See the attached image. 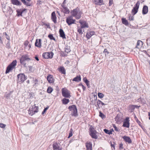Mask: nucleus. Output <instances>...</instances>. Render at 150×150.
<instances>
[{
	"label": "nucleus",
	"instance_id": "20",
	"mask_svg": "<svg viewBox=\"0 0 150 150\" xmlns=\"http://www.w3.org/2000/svg\"><path fill=\"white\" fill-rule=\"evenodd\" d=\"M57 70L62 74H66V70L63 67H60L58 68Z\"/></svg>",
	"mask_w": 150,
	"mask_h": 150
},
{
	"label": "nucleus",
	"instance_id": "1",
	"mask_svg": "<svg viewBox=\"0 0 150 150\" xmlns=\"http://www.w3.org/2000/svg\"><path fill=\"white\" fill-rule=\"evenodd\" d=\"M72 16L75 17L77 19L80 18L81 17L82 13L78 8L74 9L71 11Z\"/></svg>",
	"mask_w": 150,
	"mask_h": 150
},
{
	"label": "nucleus",
	"instance_id": "17",
	"mask_svg": "<svg viewBox=\"0 0 150 150\" xmlns=\"http://www.w3.org/2000/svg\"><path fill=\"white\" fill-rule=\"evenodd\" d=\"M122 138L126 142H127L129 144H131L132 143V140L129 137L124 136L122 137Z\"/></svg>",
	"mask_w": 150,
	"mask_h": 150
},
{
	"label": "nucleus",
	"instance_id": "15",
	"mask_svg": "<svg viewBox=\"0 0 150 150\" xmlns=\"http://www.w3.org/2000/svg\"><path fill=\"white\" fill-rule=\"evenodd\" d=\"M47 79L48 82L50 83H53L54 81V79L52 75H48L47 77Z\"/></svg>",
	"mask_w": 150,
	"mask_h": 150
},
{
	"label": "nucleus",
	"instance_id": "21",
	"mask_svg": "<svg viewBox=\"0 0 150 150\" xmlns=\"http://www.w3.org/2000/svg\"><path fill=\"white\" fill-rule=\"evenodd\" d=\"M94 33L95 32L93 31L87 32L86 35L87 38L88 39H90L93 35H94Z\"/></svg>",
	"mask_w": 150,
	"mask_h": 150
},
{
	"label": "nucleus",
	"instance_id": "16",
	"mask_svg": "<svg viewBox=\"0 0 150 150\" xmlns=\"http://www.w3.org/2000/svg\"><path fill=\"white\" fill-rule=\"evenodd\" d=\"M51 19L54 23H57V17L54 11H53L52 13Z\"/></svg>",
	"mask_w": 150,
	"mask_h": 150
},
{
	"label": "nucleus",
	"instance_id": "64",
	"mask_svg": "<svg viewBox=\"0 0 150 150\" xmlns=\"http://www.w3.org/2000/svg\"><path fill=\"white\" fill-rule=\"evenodd\" d=\"M148 115L149 116V120H150V112H148Z\"/></svg>",
	"mask_w": 150,
	"mask_h": 150
},
{
	"label": "nucleus",
	"instance_id": "26",
	"mask_svg": "<svg viewBox=\"0 0 150 150\" xmlns=\"http://www.w3.org/2000/svg\"><path fill=\"white\" fill-rule=\"evenodd\" d=\"M95 4L98 5H101L103 4V0H93Z\"/></svg>",
	"mask_w": 150,
	"mask_h": 150
},
{
	"label": "nucleus",
	"instance_id": "43",
	"mask_svg": "<svg viewBox=\"0 0 150 150\" xmlns=\"http://www.w3.org/2000/svg\"><path fill=\"white\" fill-rule=\"evenodd\" d=\"M83 80L85 83H86V85L87 86H88L89 85V81H88L86 78H83Z\"/></svg>",
	"mask_w": 150,
	"mask_h": 150
},
{
	"label": "nucleus",
	"instance_id": "18",
	"mask_svg": "<svg viewBox=\"0 0 150 150\" xmlns=\"http://www.w3.org/2000/svg\"><path fill=\"white\" fill-rule=\"evenodd\" d=\"M35 46L40 48L41 46V39H39L38 40L37 39L36 40L35 43Z\"/></svg>",
	"mask_w": 150,
	"mask_h": 150
},
{
	"label": "nucleus",
	"instance_id": "35",
	"mask_svg": "<svg viewBox=\"0 0 150 150\" xmlns=\"http://www.w3.org/2000/svg\"><path fill=\"white\" fill-rule=\"evenodd\" d=\"M21 1L25 5H26L27 6H30L31 4L28 2H26L25 0H21Z\"/></svg>",
	"mask_w": 150,
	"mask_h": 150
},
{
	"label": "nucleus",
	"instance_id": "41",
	"mask_svg": "<svg viewBox=\"0 0 150 150\" xmlns=\"http://www.w3.org/2000/svg\"><path fill=\"white\" fill-rule=\"evenodd\" d=\"M48 38L51 40H53L55 41V39L53 36V35L52 34H49L48 35Z\"/></svg>",
	"mask_w": 150,
	"mask_h": 150
},
{
	"label": "nucleus",
	"instance_id": "8",
	"mask_svg": "<svg viewBox=\"0 0 150 150\" xmlns=\"http://www.w3.org/2000/svg\"><path fill=\"white\" fill-rule=\"evenodd\" d=\"M53 55L54 54L52 52H45L43 54L42 57L45 59H51L52 58Z\"/></svg>",
	"mask_w": 150,
	"mask_h": 150
},
{
	"label": "nucleus",
	"instance_id": "25",
	"mask_svg": "<svg viewBox=\"0 0 150 150\" xmlns=\"http://www.w3.org/2000/svg\"><path fill=\"white\" fill-rule=\"evenodd\" d=\"M62 11L66 14H68L69 12V9L67 7L64 6H63V8H62Z\"/></svg>",
	"mask_w": 150,
	"mask_h": 150
},
{
	"label": "nucleus",
	"instance_id": "7",
	"mask_svg": "<svg viewBox=\"0 0 150 150\" xmlns=\"http://www.w3.org/2000/svg\"><path fill=\"white\" fill-rule=\"evenodd\" d=\"M140 4V1H138L135 4L133 9L132 10V12L133 13V15H135L137 12Z\"/></svg>",
	"mask_w": 150,
	"mask_h": 150
},
{
	"label": "nucleus",
	"instance_id": "42",
	"mask_svg": "<svg viewBox=\"0 0 150 150\" xmlns=\"http://www.w3.org/2000/svg\"><path fill=\"white\" fill-rule=\"evenodd\" d=\"M99 116L101 117L103 119L105 117V115L103 114L101 111L99 112Z\"/></svg>",
	"mask_w": 150,
	"mask_h": 150
},
{
	"label": "nucleus",
	"instance_id": "44",
	"mask_svg": "<svg viewBox=\"0 0 150 150\" xmlns=\"http://www.w3.org/2000/svg\"><path fill=\"white\" fill-rule=\"evenodd\" d=\"M101 101H100V100H98V101L97 102V104H96L95 105V106H96L97 107V108H99V105L101 103Z\"/></svg>",
	"mask_w": 150,
	"mask_h": 150
},
{
	"label": "nucleus",
	"instance_id": "51",
	"mask_svg": "<svg viewBox=\"0 0 150 150\" xmlns=\"http://www.w3.org/2000/svg\"><path fill=\"white\" fill-rule=\"evenodd\" d=\"M48 108H49V107H48L45 108H44V110H43V111L42 112V114L43 115L45 113V112L46 111L47 109H48Z\"/></svg>",
	"mask_w": 150,
	"mask_h": 150
},
{
	"label": "nucleus",
	"instance_id": "34",
	"mask_svg": "<svg viewBox=\"0 0 150 150\" xmlns=\"http://www.w3.org/2000/svg\"><path fill=\"white\" fill-rule=\"evenodd\" d=\"M62 102L63 104L65 105L69 102V99L64 98L62 100Z\"/></svg>",
	"mask_w": 150,
	"mask_h": 150
},
{
	"label": "nucleus",
	"instance_id": "33",
	"mask_svg": "<svg viewBox=\"0 0 150 150\" xmlns=\"http://www.w3.org/2000/svg\"><path fill=\"white\" fill-rule=\"evenodd\" d=\"M129 110L130 112H134L135 109L134 105H129Z\"/></svg>",
	"mask_w": 150,
	"mask_h": 150
},
{
	"label": "nucleus",
	"instance_id": "3",
	"mask_svg": "<svg viewBox=\"0 0 150 150\" xmlns=\"http://www.w3.org/2000/svg\"><path fill=\"white\" fill-rule=\"evenodd\" d=\"M17 61L16 60H13L7 67L5 72L6 74L9 73L12 70L16 65Z\"/></svg>",
	"mask_w": 150,
	"mask_h": 150
},
{
	"label": "nucleus",
	"instance_id": "36",
	"mask_svg": "<svg viewBox=\"0 0 150 150\" xmlns=\"http://www.w3.org/2000/svg\"><path fill=\"white\" fill-rule=\"evenodd\" d=\"M65 52L67 53H69L71 51L70 47L69 46H66L65 47Z\"/></svg>",
	"mask_w": 150,
	"mask_h": 150
},
{
	"label": "nucleus",
	"instance_id": "39",
	"mask_svg": "<svg viewBox=\"0 0 150 150\" xmlns=\"http://www.w3.org/2000/svg\"><path fill=\"white\" fill-rule=\"evenodd\" d=\"M33 79L34 80V84L33 85L34 86H38V81L37 79H35V80H34V79L33 78Z\"/></svg>",
	"mask_w": 150,
	"mask_h": 150
},
{
	"label": "nucleus",
	"instance_id": "57",
	"mask_svg": "<svg viewBox=\"0 0 150 150\" xmlns=\"http://www.w3.org/2000/svg\"><path fill=\"white\" fill-rule=\"evenodd\" d=\"M27 9L26 8L21 9V11L22 13L25 11V12H27Z\"/></svg>",
	"mask_w": 150,
	"mask_h": 150
},
{
	"label": "nucleus",
	"instance_id": "14",
	"mask_svg": "<svg viewBox=\"0 0 150 150\" xmlns=\"http://www.w3.org/2000/svg\"><path fill=\"white\" fill-rule=\"evenodd\" d=\"M60 144L59 143L55 142L53 144V147L54 150H62V148L59 147Z\"/></svg>",
	"mask_w": 150,
	"mask_h": 150
},
{
	"label": "nucleus",
	"instance_id": "24",
	"mask_svg": "<svg viewBox=\"0 0 150 150\" xmlns=\"http://www.w3.org/2000/svg\"><path fill=\"white\" fill-rule=\"evenodd\" d=\"M86 146L87 150H92V144L91 142L87 143Z\"/></svg>",
	"mask_w": 150,
	"mask_h": 150
},
{
	"label": "nucleus",
	"instance_id": "29",
	"mask_svg": "<svg viewBox=\"0 0 150 150\" xmlns=\"http://www.w3.org/2000/svg\"><path fill=\"white\" fill-rule=\"evenodd\" d=\"M13 91H10L9 93L6 92L4 95L5 97L7 99H10V96L11 95Z\"/></svg>",
	"mask_w": 150,
	"mask_h": 150
},
{
	"label": "nucleus",
	"instance_id": "54",
	"mask_svg": "<svg viewBox=\"0 0 150 150\" xmlns=\"http://www.w3.org/2000/svg\"><path fill=\"white\" fill-rule=\"evenodd\" d=\"M6 125L3 123H0V127L2 128H4L6 127Z\"/></svg>",
	"mask_w": 150,
	"mask_h": 150
},
{
	"label": "nucleus",
	"instance_id": "13",
	"mask_svg": "<svg viewBox=\"0 0 150 150\" xmlns=\"http://www.w3.org/2000/svg\"><path fill=\"white\" fill-rule=\"evenodd\" d=\"M129 117H127L125 120L124 121L123 123V126L126 128H129Z\"/></svg>",
	"mask_w": 150,
	"mask_h": 150
},
{
	"label": "nucleus",
	"instance_id": "27",
	"mask_svg": "<svg viewBox=\"0 0 150 150\" xmlns=\"http://www.w3.org/2000/svg\"><path fill=\"white\" fill-rule=\"evenodd\" d=\"M38 106H35V105H33L32 106V108L31 109L33 111V112H34V113H35L37 112L38 111Z\"/></svg>",
	"mask_w": 150,
	"mask_h": 150
},
{
	"label": "nucleus",
	"instance_id": "46",
	"mask_svg": "<svg viewBox=\"0 0 150 150\" xmlns=\"http://www.w3.org/2000/svg\"><path fill=\"white\" fill-rule=\"evenodd\" d=\"M98 97L101 98H103L104 96L103 93H98Z\"/></svg>",
	"mask_w": 150,
	"mask_h": 150
},
{
	"label": "nucleus",
	"instance_id": "50",
	"mask_svg": "<svg viewBox=\"0 0 150 150\" xmlns=\"http://www.w3.org/2000/svg\"><path fill=\"white\" fill-rule=\"evenodd\" d=\"M129 20L130 21H134V17L133 16H131L130 15H129Z\"/></svg>",
	"mask_w": 150,
	"mask_h": 150
},
{
	"label": "nucleus",
	"instance_id": "58",
	"mask_svg": "<svg viewBox=\"0 0 150 150\" xmlns=\"http://www.w3.org/2000/svg\"><path fill=\"white\" fill-rule=\"evenodd\" d=\"M123 144L122 143L120 144L119 145V149H123Z\"/></svg>",
	"mask_w": 150,
	"mask_h": 150
},
{
	"label": "nucleus",
	"instance_id": "2",
	"mask_svg": "<svg viewBox=\"0 0 150 150\" xmlns=\"http://www.w3.org/2000/svg\"><path fill=\"white\" fill-rule=\"evenodd\" d=\"M68 109L70 111H71V115L75 117L78 116L77 109L76 106L75 105H72L68 107Z\"/></svg>",
	"mask_w": 150,
	"mask_h": 150
},
{
	"label": "nucleus",
	"instance_id": "47",
	"mask_svg": "<svg viewBox=\"0 0 150 150\" xmlns=\"http://www.w3.org/2000/svg\"><path fill=\"white\" fill-rule=\"evenodd\" d=\"M72 132H73V129H71L70 131L69 132V134L68 137V138H69L71 136H72L73 134H72Z\"/></svg>",
	"mask_w": 150,
	"mask_h": 150
},
{
	"label": "nucleus",
	"instance_id": "4",
	"mask_svg": "<svg viewBox=\"0 0 150 150\" xmlns=\"http://www.w3.org/2000/svg\"><path fill=\"white\" fill-rule=\"evenodd\" d=\"M31 60V59L29 57V56L27 54H25L21 57L20 59V62L21 64H23L24 67H25L26 63L25 61H29Z\"/></svg>",
	"mask_w": 150,
	"mask_h": 150
},
{
	"label": "nucleus",
	"instance_id": "23",
	"mask_svg": "<svg viewBox=\"0 0 150 150\" xmlns=\"http://www.w3.org/2000/svg\"><path fill=\"white\" fill-rule=\"evenodd\" d=\"M59 33L60 34V36L63 39L66 38L65 35V34L64 33L62 29H60L59 30Z\"/></svg>",
	"mask_w": 150,
	"mask_h": 150
},
{
	"label": "nucleus",
	"instance_id": "40",
	"mask_svg": "<svg viewBox=\"0 0 150 150\" xmlns=\"http://www.w3.org/2000/svg\"><path fill=\"white\" fill-rule=\"evenodd\" d=\"M53 91V89L51 87H48L47 90V92L49 93H52Z\"/></svg>",
	"mask_w": 150,
	"mask_h": 150
},
{
	"label": "nucleus",
	"instance_id": "45",
	"mask_svg": "<svg viewBox=\"0 0 150 150\" xmlns=\"http://www.w3.org/2000/svg\"><path fill=\"white\" fill-rule=\"evenodd\" d=\"M28 113L29 115H31V116L35 114L34 112L33 111V110H32L31 109H30L29 111H28Z\"/></svg>",
	"mask_w": 150,
	"mask_h": 150
},
{
	"label": "nucleus",
	"instance_id": "56",
	"mask_svg": "<svg viewBox=\"0 0 150 150\" xmlns=\"http://www.w3.org/2000/svg\"><path fill=\"white\" fill-rule=\"evenodd\" d=\"M113 3V0H109V6H110Z\"/></svg>",
	"mask_w": 150,
	"mask_h": 150
},
{
	"label": "nucleus",
	"instance_id": "61",
	"mask_svg": "<svg viewBox=\"0 0 150 150\" xmlns=\"http://www.w3.org/2000/svg\"><path fill=\"white\" fill-rule=\"evenodd\" d=\"M134 108H138L139 107H140V106H138L137 105H134Z\"/></svg>",
	"mask_w": 150,
	"mask_h": 150
},
{
	"label": "nucleus",
	"instance_id": "19",
	"mask_svg": "<svg viewBox=\"0 0 150 150\" xmlns=\"http://www.w3.org/2000/svg\"><path fill=\"white\" fill-rule=\"evenodd\" d=\"M148 11V7L146 6H144L143 7L142 13L143 15H145L147 14Z\"/></svg>",
	"mask_w": 150,
	"mask_h": 150
},
{
	"label": "nucleus",
	"instance_id": "11",
	"mask_svg": "<svg viewBox=\"0 0 150 150\" xmlns=\"http://www.w3.org/2000/svg\"><path fill=\"white\" fill-rule=\"evenodd\" d=\"M2 7L3 11L4 13L8 12L9 13H11L12 11L11 8L8 6H2Z\"/></svg>",
	"mask_w": 150,
	"mask_h": 150
},
{
	"label": "nucleus",
	"instance_id": "49",
	"mask_svg": "<svg viewBox=\"0 0 150 150\" xmlns=\"http://www.w3.org/2000/svg\"><path fill=\"white\" fill-rule=\"evenodd\" d=\"M10 43L9 41L7 43L6 45V47L8 49L10 48H11V46L10 45Z\"/></svg>",
	"mask_w": 150,
	"mask_h": 150
},
{
	"label": "nucleus",
	"instance_id": "6",
	"mask_svg": "<svg viewBox=\"0 0 150 150\" xmlns=\"http://www.w3.org/2000/svg\"><path fill=\"white\" fill-rule=\"evenodd\" d=\"M18 81L23 83L27 79V76L24 74H19L17 75Z\"/></svg>",
	"mask_w": 150,
	"mask_h": 150
},
{
	"label": "nucleus",
	"instance_id": "10",
	"mask_svg": "<svg viewBox=\"0 0 150 150\" xmlns=\"http://www.w3.org/2000/svg\"><path fill=\"white\" fill-rule=\"evenodd\" d=\"M62 94L63 96L65 98H69L71 97L70 93L67 90H62Z\"/></svg>",
	"mask_w": 150,
	"mask_h": 150
},
{
	"label": "nucleus",
	"instance_id": "48",
	"mask_svg": "<svg viewBox=\"0 0 150 150\" xmlns=\"http://www.w3.org/2000/svg\"><path fill=\"white\" fill-rule=\"evenodd\" d=\"M113 127L114 128L115 130V131H116L117 132H119L120 131V129H118L116 126H115V125L114 124L113 125Z\"/></svg>",
	"mask_w": 150,
	"mask_h": 150
},
{
	"label": "nucleus",
	"instance_id": "31",
	"mask_svg": "<svg viewBox=\"0 0 150 150\" xmlns=\"http://www.w3.org/2000/svg\"><path fill=\"white\" fill-rule=\"evenodd\" d=\"M115 120L117 122H120L122 120V118L120 115H117L115 118Z\"/></svg>",
	"mask_w": 150,
	"mask_h": 150
},
{
	"label": "nucleus",
	"instance_id": "22",
	"mask_svg": "<svg viewBox=\"0 0 150 150\" xmlns=\"http://www.w3.org/2000/svg\"><path fill=\"white\" fill-rule=\"evenodd\" d=\"M11 2L14 5L17 6L21 5V3L18 0H11Z\"/></svg>",
	"mask_w": 150,
	"mask_h": 150
},
{
	"label": "nucleus",
	"instance_id": "5",
	"mask_svg": "<svg viewBox=\"0 0 150 150\" xmlns=\"http://www.w3.org/2000/svg\"><path fill=\"white\" fill-rule=\"evenodd\" d=\"M89 130L90 131V135L91 137L95 139H97L98 136L96 135V134L98 133L95 129L93 127H91L90 128Z\"/></svg>",
	"mask_w": 150,
	"mask_h": 150
},
{
	"label": "nucleus",
	"instance_id": "37",
	"mask_svg": "<svg viewBox=\"0 0 150 150\" xmlns=\"http://www.w3.org/2000/svg\"><path fill=\"white\" fill-rule=\"evenodd\" d=\"M16 12H17V16H22V11H21V9H17L16 10Z\"/></svg>",
	"mask_w": 150,
	"mask_h": 150
},
{
	"label": "nucleus",
	"instance_id": "12",
	"mask_svg": "<svg viewBox=\"0 0 150 150\" xmlns=\"http://www.w3.org/2000/svg\"><path fill=\"white\" fill-rule=\"evenodd\" d=\"M79 23L81 24V28H88V24L85 21H82V20H80L79 21Z\"/></svg>",
	"mask_w": 150,
	"mask_h": 150
},
{
	"label": "nucleus",
	"instance_id": "59",
	"mask_svg": "<svg viewBox=\"0 0 150 150\" xmlns=\"http://www.w3.org/2000/svg\"><path fill=\"white\" fill-rule=\"evenodd\" d=\"M103 52L105 53H107V54H108L109 52H108L107 50L106 49H105L104 50Z\"/></svg>",
	"mask_w": 150,
	"mask_h": 150
},
{
	"label": "nucleus",
	"instance_id": "38",
	"mask_svg": "<svg viewBox=\"0 0 150 150\" xmlns=\"http://www.w3.org/2000/svg\"><path fill=\"white\" fill-rule=\"evenodd\" d=\"M104 132L106 134H112V131L111 130H109L108 129H104Z\"/></svg>",
	"mask_w": 150,
	"mask_h": 150
},
{
	"label": "nucleus",
	"instance_id": "55",
	"mask_svg": "<svg viewBox=\"0 0 150 150\" xmlns=\"http://www.w3.org/2000/svg\"><path fill=\"white\" fill-rule=\"evenodd\" d=\"M79 86H81L82 87V88L83 91L85 90L86 88L81 83H80L79 84Z\"/></svg>",
	"mask_w": 150,
	"mask_h": 150
},
{
	"label": "nucleus",
	"instance_id": "32",
	"mask_svg": "<svg viewBox=\"0 0 150 150\" xmlns=\"http://www.w3.org/2000/svg\"><path fill=\"white\" fill-rule=\"evenodd\" d=\"M140 44L141 45H142L143 44V42L140 40H138L137 42V45L136 46V47L139 49L140 48V47L142 46V45H141L139 47L140 45Z\"/></svg>",
	"mask_w": 150,
	"mask_h": 150
},
{
	"label": "nucleus",
	"instance_id": "9",
	"mask_svg": "<svg viewBox=\"0 0 150 150\" xmlns=\"http://www.w3.org/2000/svg\"><path fill=\"white\" fill-rule=\"evenodd\" d=\"M67 23L69 25H71L72 24L75 23L76 20L73 19L72 16H69L66 20Z\"/></svg>",
	"mask_w": 150,
	"mask_h": 150
},
{
	"label": "nucleus",
	"instance_id": "63",
	"mask_svg": "<svg viewBox=\"0 0 150 150\" xmlns=\"http://www.w3.org/2000/svg\"><path fill=\"white\" fill-rule=\"evenodd\" d=\"M111 146L112 147H113L114 149H115V146L114 144H111Z\"/></svg>",
	"mask_w": 150,
	"mask_h": 150
},
{
	"label": "nucleus",
	"instance_id": "60",
	"mask_svg": "<svg viewBox=\"0 0 150 150\" xmlns=\"http://www.w3.org/2000/svg\"><path fill=\"white\" fill-rule=\"evenodd\" d=\"M6 38L8 40H10V37H9V36L8 35H6Z\"/></svg>",
	"mask_w": 150,
	"mask_h": 150
},
{
	"label": "nucleus",
	"instance_id": "28",
	"mask_svg": "<svg viewBox=\"0 0 150 150\" xmlns=\"http://www.w3.org/2000/svg\"><path fill=\"white\" fill-rule=\"evenodd\" d=\"M81 78L80 75L77 76L76 77L74 78L72 81L76 82H79L81 81Z\"/></svg>",
	"mask_w": 150,
	"mask_h": 150
},
{
	"label": "nucleus",
	"instance_id": "52",
	"mask_svg": "<svg viewBox=\"0 0 150 150\" xmlns=\"http://www.w3.org/2000/svg\"><path fill=\"white\" fill-rule=\"evenodd\" d=\"M77 31L79 34H82L83 33L82 28H78Z\"/></svg>",
	"mask_w": 150,
	"mask_h": 150
},
{
	"label": "nucleus",
	"instance_id": "62",
	"mask_svg": "<svg viewBox=\"0 0 150 150\" xmlns=\"http://www.w3.org/2000/svg\"><path fill=\"white\" fill-rule=\"evenodd\" d=\"M35 58L37 61H38L39 60V59L37 56L35 57Z\"/></svg>",
	"mask_w": 150,
	"mask_h": 150
},
{
	"label": "nucleus",
	"instance_id": "53",
	"mask_svg": "<svg viewBox=\"0 0 150 150\" xmlns=\"http://www.w3.org/2000/svg\"><path fill=\"white\" fill-rule=\"evenodd\" d=\"M43 25L45 26H46L47 28H50V24L49 23H48L47 24L46 23H44Z\"/></svg>",
	"mask_w": 150,
	"mask_h": 150
},
{
	"label": "nucleus",
	"instance_id": "30",
	"mask_svg": "<svg viewBox=\"0 0 150 150\" xmlns=\"http://www.w3.org/2000/svg\"><path fill=\"white\" fill-rule=\"evenodd\" d=\"M122 22L123 24L125 25H128L129 24L128 21L125 18H122Z\"/></svg>",
	"mask_w": 150,
	"mask_h": 150
}]
</instances>
